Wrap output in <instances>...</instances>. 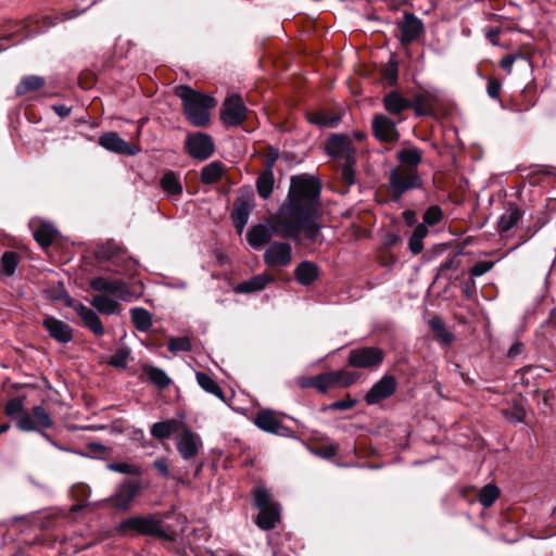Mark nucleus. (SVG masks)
I'll return each instance as SVG.
<instances>
[{"mask_svg":"<svg viewBox=\"0 0 556 556\" xmlns=\"http://www.w3.org/2000/svg\"><path fill=\"white\" fill-rule=\"evenodd\" d=\"M421 159L422 152L414 147L405 148L397 152V160L401 162V166L416 169L418 164L421 162Z\"/></svg>","mask_w":556,"mask_h":556,"instance_id":"2f4dec72","label":"nucleus"},{"mask_svg":"<svg viewBox=\"0 0 556 556\" xmlns=\"http://www.w3.org/2000/svg\"><path fill=\"white\" fill-rule=\"evenodd\" d=\"M383 105L391 115H400L410 108V101L397 91H390L383 97Z\"/></svg>","mask_w":556,"mask_h":556,"instance_id":"b1692460","label":"nucleus"},{"mask_svg":"<svg viewBox=\"0 0 556 556\" xmlns=\"http://www.w3.org/2000/svg\"><path fill=\"white\" fill-rule=\"evenodd\" d=\"M258 195L268 199L274 189V174L270 169L264 172L256 180Z\"/></svg>","mask_w":556,"mask_h":556,"instance_id":"ea45409f","label":"nucleus"},{"mask_svg":"<svg viewBox=\"0 0 556 556\" xmlns=\"http://www.w3.org/2000/svg\"><path fill=\"white\" fill-rule=\"evenodd\" d=\"M141 484L139 481H125L118 485L116 492L105 501L111 502L112 506L117 509L127 510L134 498L139 494Z\"/></svg>","mask_w":556,"mask_h":556,"instance_id":"9b49d317","label":"nucleus"},{"mask_svg":"<svg viewBox=\"0 0 556 556\" xmlns=\"http://www.w3.org/2000/svg\"><path fill=\"white\" fill-rule=\"evenodd\" d=\"M522 212L517 205L510 204L506 212L500 217L498 229L501 232L510 230L520 220Z\"/></svg>","mask_w":556,"mask_h":556,"instance_id":"c85d7f7f","label":"nucleus"},{"mask_svg":"<svg viewBox=\"0 0 556 556\" xmlns=\"http://www.w3.org/2000/svg\"><path fill=\"white\" fill-rule=\"evenodd\" d=\"M301 387H314L318 389L320 392L325 393L332 386V381L329 377V372L320 374L315 377L303 379L300 381Z\"/></svg>","mask_w":556,"mask_h":556,"instance_id":"58836bf2","label":"nucleus"},{"mask_svg":"<svg viewBox=\"0 0 556 556\" xmlns=\"http://www.w3.org/2000/svg\"><path fill=\"white\" fill-rule=\"evenodd\" d=\"M33 417L36 426L51 428L53 425L51 416L42 406H35L33 408Z\"/></svg>","mask_w":556,"mask_h":556,"instance_id":"49530a36","label":"nucleus"},{"mask_svg":"<svg viewBox=\"0 0 556 556\" xmlns=\"http://www.w3.org/2000/svg\"><path fill=\"white\" fill-rule=\"evenodd\" d=\"M355 163V159L351 161H344V164L341 168V178L348 185L351 186L355 181V172L353 165Z\"/></svg>","mask_w":556,"mask_h":556,"instance_id":"5fc2aeb1","label":"nucleus"},{"mask_svg":"<svg viewBox=\"0 0 556 556\" xmlns=\"http://www.w3.org/2000/svg\"><path fill=\"white\" fill-rule=\"evenodd\" d=\"M382 79L388 86H394L397 83V65L394 62L388 63L382 70Z\"/></svg>","mask_w":556,"mask_h":556,"instance_id":"603ef678","label":"nucleus"},{"mask_svg":"<svg viewBox=\"0 0 556 556\" xmlns=\"http://www.w3.org/2000/svg\"><path fill=\"white\" fill-rule=\"evenodd\" d=\"M225 168L224 165L218 162L214 161L204 166L201 169L200 180L204 185H211L216 181H218L222 176L224 175Z\"/></svg>","mask_w":556,"mask_h":556,"instance_id":"cd10ccee","label":"nucleus"},{"mask_svg":"<svg viewBox=\"0 0 556 556\" xmlns=\"http://www.w3.org/2000/svg\"><path fill=\"white\" fill-rule=\"evenodd\" d=\"M488 94L492 99H498L500 98V91H501V83L497 79H491L489 80L488 88H486Z\"/></svg>","mask_w":556,"mask_h":556,"instance_id":"052dcab7","label":"nucleus"},{"mask_svg":"<svg viewBox=\"0 0 556 556\" xmlns=\"http://www.w3.org/2000/svg\"><path fill=\"white\" fill-rule=\"evenodd\" d=\"M202 447L200 435L189 429L187 426L176 437V448L180 457L190 464H194Z\"/></svg>","mask_w":556,"mask_h":556,"instance_id":"0eeeda50","label":"nucleus"},{"mask_svg":"<svg viewBox=\"0 0 556 556\" xmlns=\"http://www.w3.org/2000/svg\"><path fill=\"white\" fill-rule=\"evenodd\" d=\"M129 352L126 349H119L109 361V364L113 367L124 368L127 365Z\"/></svg>","mask_w":556,"mask_h":556,"instance_id":"4d7b16f0","label":"nucleus"},{"mask_svg":"<svg viewBox=\"0 0 556 556\" xmlns=\"http://www.w3.org/2000/svg\"><path fill=\"white\" fill-rule=\"evenodd\" d=\"M91 305L100 313L113 315L118 312V301L104 294H98L92 298Z\"/></svg>","mask_w":556,"mask_h":556,"instance_id":"c756f323","label":"nucleus"},{"mask_svg":"<svg viewBox=\"0 0 556 556\" xmlns=\"http://www.w3.org/2000/svg\"><path fill=\"white\" fill-rule=\"evenodd\" d=\"M143 371L147 374L149 380L161 389L168 387L172 382L167 374L159 367L144 365Z\"/></svg>","mask_w":556,"mask_h":556,"instance_id":"e433bc0d","label":"nucleus"},{"mask_svg":"<svg viewBox=\"0 0 556 556\" xmlns=\"http://www.w3.org/2000/svg\"><path fill=\"white\" fill-rule=\"evenodd\" d=\"M384 358V353L376 346L354 349L349 355V365L357 368H371L379 366Z\"/></svg>","mask_w":556,"mask_h":556,"instance_id":"1a4fd4ad","label":"nucleus"},{"mask_svg":"<svg viewBox=\"0 0 556 556\" xmlns=\"http://www.w3.org/2000/svg\"><path fill=\"white\" fill-rule=\"evenodd\" d=\"M430 328L435 337L444 344H451L454 340V336L446 328L444 323L439 317H433L429 321Z\"/></svg>","mask_w":556,"mask_h":556,"instance_id":"a19ab883","label":"nucleus"},{"mask_svg":"<svg viewBox=\"0 0 556 556\" xmlns=\"http://www.w3.org/2000/svg\"><path fill=\"white\" fill-rule=\"evenodd\" d=\"M356 403H357V400L348 396L345 400L333 402L330 405V407L332 409H337V410H346V409L354 407L356 405Z\"/></svg>","mask_w":556,"mask_h":556,"instance_id":"bf43d9fd","label":"nucleus"},{"mask_svg":"<svg viewBox=\"0 0 556 556\" xmlns=\"http://www.w3.org/2000/svg\"><path fill=\"white\" fill-rule=\"evenodd\" d=\"M76 313L84 321V325L96 336H103L104 327L94 311L83 304L76 307Z\"/></svg>","mask_w":556,"mask_h":556,"instance_id":"5701e85b","label":"nucleus"},{"mask_svg":"<svg viewBox=\"0 0 556 556\" xmlns=\"http://www.w3.org/2000/svg\"><path fill=\"white\" fill-rule=\"evenodd\" d=\"M264 263L273 268H285L293 260L292 247L289 242L274 241L264 251Z\"/></svg>","mask_w":556,"mask_h":556,"instance_id":"423d86ee","label":"nucleus"},{"mask_svg":"<svg viewBox=\"0 0 556 556\" xmlns=\"http://www.w3.org/2000/svg\"><path fill=\"white\" fill-rule=\"evenodd\" d=\"M254 206V198L252 193H248L245 197L242 195L240 199V203L233 208L231 216L233 220L235 227L239 232H242L244 229L250 213Z\"/></svg>","mask_w":556,"mask_h":556,"instance_id":"6ab92c4d","label":"nucleus"},{"mask_svg":"<svg viewBox=\"0 0 556 556\" xmlns=\"http://www.w3.org/2000/svg\"><path fill=\"white\" fill-rule=\"evenodd\" d=\"M256 525L263 530H270L276 527L280 519L279 507L277 505L258 508Z\"/></svg>","mask_w":556,"mask_h":556,"instance_id":"393cba45","label":"nucleus"},{"mask_svg":"<svg viewBox=\"0 0 556 556\" xmlns=\"http://www.w3.org/2000/svg\"><path fill=\"white\" fill-rule=\"evenodd\" d=\"M319 197L320 185L317 179L305 175L293 176L288 195L271 216L270 225L253 226L247 235L249 243L260 249L271 240L274 233L296 243H301L302 239L318 241L321 229L318 222Z\"/></svg>","mask_w":556,"mask_h":556,"instance_id":"f257e3e1","label":"nucleus"},{"mask_svg":"<svg viewBox=\"0 0 556 556\" xmlns=\"http://www.w3.org/2000/svg\"><path fill=\"white\" fill-rule=\"evenodd\" d=\"M428 233V229L425 225H418L415 229L413 235L410 236L408 240V247L412 253L418 254L424 249L422 240Z\"/></svg>","mask_w":556,"mask_h":556,"instance_id":"79ce46f5","label":"nucleus"},{"mask_svg":"<svg viewBox=\"0 0 556 556\" xmlns=\"http://www.w3.org/2000/svg\"><path fill=\"white\" fill-rule=\"evenodd\" d=\"M16 426L22 431H37V426L35 424L33 415L28 413H22L17 417Z\"/></svg>","mask_w":556,"mask_h":556,"instance_id":"864d4df0","label":"nucleus"},{"mask_svg":"<svg viewBox=\"0 0 556 556\" xmlns=\"http://www.w3.org/2000/svg\"><path fill=\"white\" fill-rule=\"evenodd\" d=\"M20 258L15 252H4L1 257V267L5 275L12 276L18 265Z\"/></svg>","mask_w":556,"mask_h":556,"instance_id":"a18cd8bd","label":"nucleus"},{"mask_svg":"<svg viewBox=\"0 0 556 556\" xmlns=\"http://www.w3.org/2000/svg\"><path fill=\"white\" fill-rule=\"evenodd\" d=\"M308 122L320 127H336L340 117L330 112H315L307 115Z\"/></svg>","mask_w":556,"mask_h":556,"instance_id":"4c0bfd02","label":"nucleus"},{"mask_svg":"<svg viewBox=\"0 0 556 556\" xmlns=\"http://www.w3.org/2000/svg\"><path fill=\"white\" fill-rule=\"evenodd\" d=\"M273 281H274L273 276H270L266 273H262L260 275H255L252 278L238 283L233 290L236 293L257 292V291H262L263 289H265V287L267 285L271 283Z\"/></svg>","mask_w":556,"mask_h":556,"instance_id":"412c9836","label":"nucleus"},{"mask_svg":"<svg viewBox=\"0 0 556 556\" xmlns=\"http://www.w3.org/2000/svg\"><path fill=\"white\" fill-rule=\"evenodd\" d=\"M400 41L402 45H409L415 41L424 30L422 22L412 13H405L397 22Z\"/></svg>","mask_w":556,"mask_h":556,"instance_id":"2eb2a0df","label":"nucleus"},{"mask_svg":"<svg viewBox=\"0 0 556 556\" xmlns=\"http://www.w3.org/2000/svg\"><path fill=\"white\" fill-rule=\"evenodd\" d=\"M329 377L333 387L346 388L354 384L359 375L349 370L329 371Z\"/></svg>","mask_w":556,"mask_h":556,"instance_id":"c9c22d12","label":"nucleus"},{"mask_svg":"<svg viewBox=\"0 0 556 556\" xmlns=\"http://www.w3.org/2000/svg\"><path fill=\"white\" fill-rule=\"evenodd\" d=\"M389 184L392 197L399 200L406 191L420 188L422 182L416 169L396 166L390 172Z\"/></svg>","mask_w":556,"mask_h":556,"instance_id":"7ed1b4c3","label":"nucleus"},{"mask_svg":"<svg viewBox=\"0 0 556 556\" xmlns=\"http://www.w3.org/2000/svg\"><path fill=\"white\" fill-rule=\"evenodd\" d=\"M396 380L393 376L386 375L377 381L365 396L368 405L378 404L380 401L390 397L396 390Z\"/></svg>","mask_w":556,"mask_h":556,"instance_id":"4468645a","label":"nucleus"},{"mask_svg":"<svg viewBox=\"0 0 556 556\" xmlns=\"http://www.w3.org/2000/svg\"><path fill=\"white\" fill-rule=\"evenodd\" d=\"M34 227V238L42 248H48L56 236V229L49 223H39Z\"/></svg>","mask_w":556,"mask_h":556,"instance_id":"a878e982","label":"nucleus"},{"mask_svg":"<svg viewBox=\"0 0 556 556\" xmlns=\"http://www.w3.org/2000/svg\"><path fill=\"white\" fill-rule=\"evenodd\" d=\"M254 503L257 508L276 505L271 502V495L265 488H257L254 492Z\"/></svg>","mask_w":556,"mask_h":556,"instance_id":"3c124183","label":"nucleus"},{"mask_svg":"<svg viewBox=\"0 0 556 556\" xmlns=\"http://www.w3.org/2000/svg\"><path fill=\"white\" fill-rule=\"evenodd\" d=\"M318 276L319 268L311 261H302L294 269V277L301 286L312 285Z\"/></svg>","mask_w":556,"mask_h":556,"instance_id":"4be33fe9","label":"nucleus"},{"mask_svg":"<svg viewBox=\"0 0 556 556\" xmlns=\"http://www.w3.org/2000/svg\"><path fill=\"white\" fill-rule=\"evenodd\" d=\"M372 131L378 140L384 142H394L400 137L395 122L383 114L374 116Z\"/></svg>","mask_w":556,"mask_h":556,"instance_id":"dca6fc26","label":"nucleus"},{"mask_svg":"<svg viewBox=\"0 0 556 556\" xmlns=\"http://www.w3.org/2000/svg\"><path fill=\"white\" fill-rule=\"evenodd\" d=\"M326 150L330 156L336 159L343 161L355 159V148L351 139L345 135H331L327 140Z\"/></svg>","mask_w":556,"mask_h":556,"instance_id":"f8f14e48","label":"nucleus"},{"mask_svg":"<svg viewBox=\"0 0 556 556\" xmlns=\"http://www.w3.org/2000/svg\"><path fill=\"white\" fill-rule=\"evenodd\" d=\"M505 416L514 421V422H521L523 421L525 417H526V412L523 408H520V407H517L515 408L513 412L508 413V412H505L504 413Z\"/></svg>","mask_w":556,"mask_h":556,"instance_id":"680f3d73","label":"nucleus"},{"mask_svg":"<svg viewBox=\"0 0 556 556\" xmlns=\"http://www.w3.org/2000/svg\"><path fill=\"white\" fill-rule=\"evenodd\" d=\"M23 412V400L20 397L12 399L5 405V414L10 417L21 415Z\"/></svg>","mask_w":556,"mask_h":556,"instance_id":"13d9d810","label":"nucleus"},{"mask_svg":"<svg viewBox=\"0 0 556 556\" xmlns=\"http://www.w3.org/2000/svg\"><path fill=\"white\" fill-rule=\"evenodd\" d=\"M434 97L429 92L418 93L410 102L416 115H430L433 110Z\"/></svg>","mask_w":556,"mask_h":556,"instance_id":"bb28decb","label":"nucleus"},{"mask_svg":"<svg viewBox=\"0 0 556 556\" xmlns=\"http://www.w3.org/2000/svg\"><path fill=\"white\" fill-rule=\"evenodd\" d=\"M442 217H443L442 210L437 205H432L426 210V212L424 214V224L422 225H425L426 227L434 226L438 223H440Z\"/></svg>","mask_w":556,"mask_h":556,"instance_id":"8fccbe9b","label":"nucleus"},{"mask_svg":"<svg viewBox=\"0 0 556 556\" xmlns=\"http://www.w3.org/2000/svg\"><path fill=\"white\" fill-rule=\"evenodd\" d=\"M403 219L408 225L412 226L416 223V213L412 210H406L403 212Z\"/></svg>","mask_w":556,"mask_h":556,"instance_id":"338daca9","label":"nucleus"},{"mask_svg":"<svg viewBox=\"0 0 556 556\" xmlns=\"http://www.w3.org/2000/svg\"><path fill=\"white\" fill-rule=\"evenodd\" d=\"M186 425L177 419H166L151 426L150 433L157 440L168 439L176 432H181Z\"/></svg>","mask_w":556,"mask_h":556,"instance_id":"aec40b11","label":"nucleus"},{"mask_svg":"<svg viewBox=\"0 0 556 556\" xmlns=\"http://www.w3.org/2000/svg\"><path fill=\"white\" fill-rule=\"evenodd\" d=\"M523 349V344L520 343V342H515L511 344V346L509 348L508 352H507V355L509 357H516L517 355H519L521 353Z\"/></svg>","mask_w":556,"mask_h":556,"instance_id":"69168bd1","label":"nucleus"},{"mask_svg":"<svg viewBox=\"0 0 556 556\" xmlns=\"http://www.w3.org/2000/svg\"><path fill=\"white\" fill-rule=\"evenodd\" d=\"M154 467L161 472L162 476L166 478L169 476L168 466L164 459H155Z\"/></svg>","mask_w":556,"mask_h":556,"instance_id":"0e129e2a","label":"nucleus"},{"mask_svg":"<svg viewBox=\"0 0 556 556\" xmlns=\"http://www.w3.org/2000/svg\"><path fill=\"white\" fill-rule=\"evenodd\" d=\"M500 490L494 484L484 485L479 493V502L483 507H490L498 497Z\"/></svg>","mask_w":556,"mask_h":556,"instance_id":"37998d69","label":"nucleus"},{"mask_svg":"<svg viewBox=\"0 0 556 556\" xmlns=\"http://www.w3.org/2000/svg\"><path fill=\"white\" fill-rule=\"evenodd\" d=\"M160 184L162 190L168 195H180L182 193V186L174 172L165 173Z\"/></svg>","mask_w":556,"mask_h":556,"instance_id":"f704fd0d","label":"nucleus"},{"mask_svg":"<svg viewBox=\"0 0 556 556\" xmlns=\"http://www.w3.org/2000/svg\"><path fill=\"white\" fill-rule=\"evenodd\" d=\"M191 348V341L187 337L170 338L168 341V350L173 353L188 352Z\"/></svg>","mask_w":556,"mask_h":556,"instance_id":"09e8293b","label":"nucleus"},{"mask_svg":"<svg viewBox=\"0 0 556 556\" xmlns=\"http://www.w3.org/2000/svg\"><path fill=\"white\" fill-rule=\"evenodd\" d=\"M494 264V262L489 261H480L476 263L469 270L471 278L480 277L486 274L493 268Z\"/></svg>","mask_w":556,"mask_h":556,"instance_id":"6e6d98bb","label":"nucleus"},{"mask_svg":"<svg viewBox=\"0 0 556 556\" xmlns=\"http://www.w3.org/2000/svg\"><path fill=\"white\" fill-rule=\"evenodd\" d=\"M108 469L111 471L119 472V473H124V475L139 476L141 473L140 467L131 465L129 463H125V462L111 463L108 465Z\"/></svg>","mask_w":556,"mask_h":556,"instance_id":"de8ad7c7","label":"nucleus"},{"mask_svg":"<svg viewBox=\"0 0 556 556\" xmlns=\"http://www.w3.org/2000/svg\"><path fill=\"white\" fill-rule=\"evenodd\" d=\"M118 529L123 533H140L173 540V538L164 531L161 521L153 516L127 518L119 523Z\"/></svg>","mask_w":556,"mask_h":556,"instance_id":"20e7f679","label":"nucleus"},{"mask_svg":"<svg viewBox=\"0 0 556 556\" xmlns=\"http://www.w3.org/2000/svg\"><path fill=\"white\" fill-rule=\"evenodd\" d=\"M131 321L136 329L141 332L148 331L152 326L151 314L141 307H135L130 309Z\"/></svg>","mask_w":556,"mask_h":556,"instance_id":"473e14b6","label":"nucleus"},{"mask_svg":"<svg viewBox=\"0 0 556 556\" xmlns=\"http://www.w3.org/2000/svg\"><path fill=\"white\" fill-rule=\"evenodd\" d=\"M198 384L207 393L215 395L220 401L225 402V394L219 384L207 374L197 372L195 375Z\"/></svg>","mask_w":556,"mask_h":556,"instance_id":"7c9ffc66","label":"nucleus"},{"mask_svg":"<svg viewBox=\"0 0 556 556\" xmlns=\"http://www.w3.org/2000/svg\"><path fill=\"white\" fill-rule=\"evenodd\" d=\"M515 60H516V56L515 55H511V54H507L505 55L502 60H501V67L506 71L507 73H510L511 72V67L515 63Z\"/></svg>","mask_w":556,"mask_h":556,"instance_id":"e2e57ef3","label":"nucleus"},{"mask_svg":"<svg viewBox=\"0 0 556 556\" xmlns=\"http://www.w3.org/2000/svg\"><path fill=\"white\" fill-rule=\"evenodd\" d=\"M176 94L181 99L187 119L197 127L210 121V110L216 105L214 98L194 91L188 86H179Z\"/></svg>","mask_w":556,"mask_h":556,"instance_id":"f03ea898","label":"nucleus"},{"mask_svg":"<svg viewBox=\"0 0 556 556\" xmlns=\"http://www.w3.org/2000/svg\"><path fill=\"white\" fill-rule=\"evenodd\" d=\"M99 143L101 147H103L105 150L126 154V155H135L137 153V149L122 139L116 132H105L103 134L100 139Z\"/></svg>","mask_w":556,"mask_h":556,"instance_id":"f3484780","label":"nucleus"},{"mask_svg":"<svg viewBox=\"0 0 556 556\" xmlns=\"http://www.w3.org/2000/svg\"><path fill=\"white\" fill-rule=\"evenodd\" d=\"M49 336L60 343H68L73 339L72 328L54 317H46L42 321Z\"/></svg>","mask_w":556,"mask_h":556,"instance_id":"a211bd4d","label":"nucleus"},{"mask_svg":"<svg viewBox=\"0 0 556 556\" xmlns=\"http://www.w3.org/2000/svg\"><path fill=\"white\" fill-rule=\"evenodd\" d=\"M185 144L188 153L199 161L207 160L215 151V144L211 136L204 132L189 135Z\"/></svg>","mask_w":556,"mask_h":556,"instance_id":"9d476101","label":"nucleus"},{"mask_svg":"<svg viewBox=\"0 0 556 556\" xmlns=\"http://www.w3.org/2000/svg\"><path fill=\"white\" fill-rule=\"evenodd\" d=\"M248 109L243 103L241 96L232 94L228 97L220 110V119L226 126H239L245 118Z\"/></svg>","mask_w":556,"mask_h":556,"instance_id":"6e6552de","label":"nucleus"},{"mask_svg":"<svg viewBox=\"0 0 556 556\" xmlns=\"http://www.w3.org/2000/svg\"><path fill=\"white\" fill-rule=\"evenodd\" d=\"M52 109L61 117H66L71 113V108L63 104L53 105Z\"/></svg>","mask_w":556,"mask_h":556,"instance_id":"774afa93","label":"nucleus"},{"mask_svg":"<svg viewBox=\"0 0 556 556\" xmlns=\"http://www.w3.org/2000/svg\"><path fill=\"white\" fill-rule=\"evenodd\" d=\"M253 424L262 431L279 437H292L293 432L286 427L277 412L265 408L258 410L253 417Z\"/></svg>","mask_w":556,"mask_h":556,"instance_id":"39448f33","label":"nucleus"},{"mask_svg":"<svg viewBox=\"0 0 556 556\" xmlns=\"http://www.w3.org/2000/svg\"><path fill=\"white\" fill-rule=\"evenodd\" d=\"M45 78L37 75L24 76L20 84L16 86L15 92L17 96H23L29 91H35L45 86Z\"/></svg>","mask_w":556,"mask_h":556,"instance_id":"72a5a7b5","label":"nucleus"},{"mask_svg":"<svg viewBox=\"0 0 556 556\" xmlns=\"http://www.w3.org/2000/svg\"><path fill=\"white\" fill-rule=\"evenodd\" d=\"M90 287L98 292L109 293L118 300H126L130 295L127 283L121 279L109 280L97 277L90 281Z\"/></svg>","mask_w":556,"mask_h":556,"instance_id":"ddd939ff","label":"nucleus"},{"mask_svg":"<svg viewBox=\"0 0 556 556\" xmlns=\"http://www.w3.org/2000/svg\"><path fill=\"white\" fill-rule=\"evenodd\" d=\"M122 248L114 241H108L97 250V257L101 261L111 260L115 255L119 254Z\"/></svg>","mask_w":556,"mask_h":556,"instance_id":"c03bdc74","label":"nucleus"}]
</instances>
